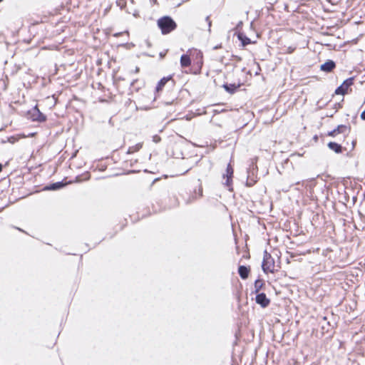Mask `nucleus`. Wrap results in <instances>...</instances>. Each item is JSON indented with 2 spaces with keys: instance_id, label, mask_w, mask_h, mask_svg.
<instances>
[{
  "instance_id": "1",
  "label": "nucleus",
  "mask_w": 365,
  "mask_h": 365,
  "mask_svg": "<svg viewBox=\"0 0 365 365\" xmlns=\"http://www.w3.org/2000/svg\"><path fill=\"white\" fill-rule=\"evenodd\" d=\"M158 25L163 34H166L174 30L176 27L175 21L168 16H165L158 21Z\"/></svg>"
},
{
  "instance_id": "2",
  "label": "nucleus",
  "mask_w": 365,
  "mask_h": 365,
  "mask_svg": "<svg viewBox=\"0 0 365 365\" xmlns=\"http://www.w3.org/2000/svg\"><path fill=\"white\" fill-rule=\"evenodd\" d=\"M262 267L264 272L274 273L277 270V269H276L277 266L274 259L271 255L267 253L266 251L264 252Z\"/></svg>"
},
{
  "instance_id": "3",
  "label": "nucleus",
  "mask_w": 365,
  "mask_h": 365,
  "mask_svg": "<svg viewBox=\"0 0 365 365\" xmlns=\"http://www.w3.org/2000/svg\"><path fill=\"white\" fill-rule=\"evenodd\" d=\"M354 78H349L345 80L343 83L336 88L335 93L339 95H344L347 93L349 88L353 84Z\"/></svg>"
},
{
  "instance_id": "4",
  "label": "nucleus",
  "mask_w": 365,
  "mask_h": 365,
  "mask_svg": "<svg viewBox=\"0 0 365 365\" xmlns=\"http://www.w3.org/2000/svg\"><path fill=\"white\" fill-rule=\"evenodd\" d=\"M255 300L257 304H259L263 308L267 307L270 303L269 299H268L264 293L257 294Z\"/></svg>"
},
{
  "instance_id": "5",
  "label": "nucleus",
  "mask_w": 365,
  "mask_h": 365,
  "mask_svg": "<svg viewBox=\"0 0 365 365\" xmlns=\"http://www.w3.org/2000/svg\"><path fill=\"white\" fill-rule=\"evenodd\" d=\"M233 175V168L231 167L230 165H227L226 173L224 174L223 178L226 179L225 182V185L229 187V190H231L230 186L232 184V178Z\"/></svg>"
},
{
  "instance_id": "6",
  "label": "nucleus",
  "mask_w": 365,
  "mask_h": 365,
  "mask_svg": "<svg viewBox=\"0 0 365 365\" xmlns=\"http://www.w3.org/2000/svg\"><path fill=\"white\" fill-rule=\"evenodd\" d=\"M32 118L34 120H38L40 122L45 121L46 118V116L40 112L38 109L37 106H35L31 112Z\"/></svg>"
},
{
  "instance_id": "7",
  "label": "nucleus",
  "mask_w": 365,
  "mask_h": 365,
  "mask_svg": "<svg viewBox=\"0 0 365 365\" xmlns=\"http://www.w3.org/2000/svg\"><path fill=\"white\" fill-rule=\"evenodd\" d=\"M335 67V63L332 61H328L321 66V70L327 72L332 71Z\"/></svg>"
},
{
  "instance_id": "8",
  "label": "nucleus",
  "mask_w": 365,
  "mask_h": 365,
  "mask_svg": "<svg viewBox=\"0 0 365 365\" xmlns=\"http://www.w3.org/2000/svg\"><path fill=\"white\" fill-rule=\"evenodd\" d=\"M346 126L342 125H339L336 129H334L332 131L329 132V135L334 137V136H336L339 133H344L346 130Z\"/></svg>"
},
{
  "instance_id": "9",
  "label": "nucleus",
  "mask_w": 365,
  "mask_h": 365,
  "mask_svg": "<svg viewBox=\"0 0 365 365\" xmlns=\"http://www.w3.org/2000/svg\"><path fill=\"white\" fill-rule=\"evenodd\" d=\"M191 63L190 58L188 55H182L180 58V65L182 67L189 66Z\"/></svg>"
},
{
  "instance_id": "10",
  "label": "nucleus",
  "mask_w": 365,
  "mask_h": 365,
  "mask_svg": "<svg viewBox=\"0 0 365 365\" xmlns=\"http://www.w3.org/2000/svg\"><path fill=\"white\" fill-rule=\"evenodd\" d=\"M239 274L242 279H246L248 277L249 269L245 266H240L239 267Z\"/></svg>"
},
{
  "instance_id": "11",
  "label": "nucleus",
  "mask_w": 365,
  "mask_h": 365,
  "mask_svg": "<svg viewBox=\"0 0 365 365\" xmlns=\"http://www.w3.org/2000/svg\"><path fill=\"white\" fill-rule=\"evenodd\" d=\"M328 147L334 150L336 153H339L341 152V147L336 143L331 142L328 144Z\"/></svg>"
},
{
  "instance_id": "12",
  "label": "nucleus",
  "mask_w": 365,
  "mask_h": 365,
  "mask_svg": "<svg viewBox=\"0 0 365 365\" xmlns=\"http://www.w3.org/2000/svg\"><path fill=\"white\" fill-rule=\"evenodd\" d=\"M238 38L242 42L243 46H246L250 43V39L245 36L242 33L238 34Z\"/></svg>"
},
{
  "instance_id": "13",
  "label": "nucleus",
  "mask_w": 365,
  "mask_h": 365,
  "mask_svg": "<svg viewBox=\"0 0 365 365\" xmlns=\"http://www.w3.org/2000/svg\"><path fill=\"white\" fill-rule=\"evenodd\" d=\"M188 52L190 53V55L192 56H195L196 58L202 60V53L200 51H198L197 49L190 50Z\"/></svg>"
},
{
  "instance_id": "14",
  "label": "nucleus",
  "mask_w": 365,
  "mask_h": 365,
  "mask_svg": "<svg viewBox=\"0 0 365 365\" xmlns=\"http://www.w3.org/2000/svg\"><path fill=\"white\" fill-rule=\"evenodd\" d=\"M170 78H163L159 82H158V84L157 86V91H159L160 90H162V88H163V86L165 85V83L170 80Z\"/></svg>"
},
{
  "instance_id": "15",
  "label": "nucleus",
  "mask_w": 365,
  "mask_h": 365,
  "mask_svg": "<svg viewBox=\"0 0 365 365\" xmlns=\"http://www.w3.org/2000/svg\"><path fill=\"white\" fill-rule=\"evenodd\" d=\"M64 184L62 182H56L51 185L50 187H48V190H58L62 187H63Z\"/></svg>"
},
{
  "instance_id": "16",
  "label": "nucleus",
  "mask_w": 365,
  "mask_h": 365,
  "mask_svg": "<svg viewBox=\"0 0 365 365\" xmlns=\"http://www.w3.org/2000/svg\"><path fill=\"white\" fill-rule=\"evenodd\" d=\"M223 87L225 88V89L228 91L229 93H233L234 91L236 89V87L234 86V85H224Z\"/></svg>"
},
{
  "instance_id": "17",
  "label": "nucleus",
  "mask_w": 365,
  "mask_h": 365,
  "mask_svg": "<svg viewBox=\"0 0 365 365\" xmlns=\"http://www.w3.org/2000/svg\"><path fill=\"white\" fill-rule=\"evenodd\" d=\"M142 147V144L138 143L135 145V146L130 148L128 152L129 153H133L135 151L138 150Z\"/></svg>"
},
{
  "instance_id": "18",
  "label": "nucleus",
  "mask_w": 365,
  "mask_h": 365,
  "mask_svg": "<svg viewBox=\"0 0 365 365\" xmlns=\"http://www.w3.org/2000/svg\"><path fill=\"white\" fill-rule=\"evenodd\" d=\"M263 285V281L262 280H256L255 282V287L257 289V291L262 287Z\"/></svg>"
},
{
  "instance_id": "19",
  "label": "nucleus",
  "mask_w": 365,
  "mask_h": 365,
  "mask_svg": "<svg viewBox=\"0 0 365 365\" xmlns=\"http://www.w3.org/2000/svg\"><path fill=\"white\" fill-rule=\"evenodd\" d=\"M160 140V138L158 135L153 136V141L155 143H158Z\"/></svg>"
},
{
  "instance_id": "20",
  "label": "nucleus",
  "mask_w": 365,
  "mask_h": 365,
  "mask_svg": "<svg viewBox=\"0 0 365 365\" xmlns=\"http://www.w3.org/2000/svg\"><path fill=\"white\" fill-rule=\"evenodd\" d=\"M206 21L208 22L209 31H210L211 21H210V20L209 16H207V17H206Z\"/></svg>"
},
{
  "instance_id": "21",
  "label": "nucleus",
  "mask_w": 365,
  "mask_h": 365,
  "mask_svg": "<svg viewBox=\"0 0 365 365\" xmlns=\"http://www.w3.org/2000/svg\"><path fill=\"white\" fill-rule=\"evenodd\" d=\"M361 118L363 120H365V110L361 113Z\"/></svg>"
},
{
  "instance_id": "22",
  "label": "nucleus",
  "mask_w": 365,
  "mask_h": 365,
  "mask_svg": "<svg viewBox=\"0 0 365 365\" xmlns=\"http://www.w3.org/2000/svg\"><path fill=\"white\" fill-rule=\"evenodd\" d=\"M191 118H192V116H190V115H186V116H185V119H186L187 120H191Z\"/></svg>"
},
{
  "instance_id": "23",
  "label": "nucleus",
  "mask_w": 365,
  "mask_h": 365,
  "mask_svg": "<svg viewBox=\"0 0 365 365\" xmlns=\"http://www.w3.org/2000/svg\"><path fill=\"white\" fill-rule=\"evenodd\" d=\"M1 170H2V165H1V164H0V172L1 171Z\"/></svg>"
},
{
  "instance_id": "24",
  "label": "nucleus",
  "mask_w": 365,
  "mask_h": 365,
  "mask_svg": "<svg viewBox=\"0 0 365 365\" xmlns=\"http://www.w3.org/2000/svg\"><path fill=\"white\" fill-rule=\"evenodd\" d=\"M2 0H0V2Z\"/></svg>"
}]
</instances>
